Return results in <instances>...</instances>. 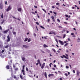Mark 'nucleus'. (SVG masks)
Here are the masks:
<instances>
[{
  "label": "nucleus",
  "mask_w": 80,
  "mask_h": 80,
  "mask_svg": "<svg viewBox=\"0 0 80 80\" xmlns=\"http://www.w3.org/2000/svg\"><path fill=\"white\" fill-rule=\"evenodd\" d=\"M59 79H60V80H62V78H60Z\"/></svg>",
  "instance_id": "obj_62"
},
{
  "label": "nucleus",
  "mask_w": 80,
  "mask_h": 80,
  "mask_svg": "<svg viewBox=\"0 0 80 80\" xmlns=\"http://www.w3.org/2000/svg\"><path fill=\"white\" fill-rule=\"evenodd\" d=\"M32 14H34V15H35V13L34 12H32Z\"/></svg>",
  "instance_id": "obj_35"
},
{
  "label": "nucleus",
  "mask_w": 80,
  "mask_h": 80,
  "mask_svg": "<svg viewBox=\"0 0 80 80\" xmlns=\"http://www.w3.org/2000/svg\"><path fill=\"white\" fill-rule=\"evenodd\" d=\"M12 9V8L10 5H9L8 8H7L6 11L7 12H8V11H10Z\"/></svg>",
  "instance_id": "obj_2"
},
{
  "label": "nucleus",
  "mask_w": 80,
  "mask_h": 80,
  "mask_svg": "<svg viewBox=\"0 0 80 80\" xmlns=\"http://www.w3.org/2000/svg\"><path fill=\"white\" fill-rule=\"evenodd\" d=\"M30 41H31V40L30 39V38H29V39L28 40V42H30Z\"/></svg>",
  "instance_id": "obj_26"
},
{
  "label": "nucleus",
  "mask_w": 80,
  "mask_h": 80,
  "mask_svg": "<svg viewBox=\"0 0 80 80\" xmlns=\"http://www.w3.org/2000/svg\"><path fill=\"white\" fill-rule=\"evenodd\" d=\"M59 42L62 45H63V44H64L63 42L62 41L60 40H59Z\"/></svg>",
  "instance_id": "obj_4"
},
{
  "label": "nucleus",
  "mask_w": 80,
  "mask_h": 80,
  "mask_svg": "<svg viewBox=\"0 0 80 80\" xmlns=\"http://www.w3.org/2000/svg\"><path fill=\"white\" fill-rule=\"evenodd\" d=\"M18 12H21L22 11V9L20 8H19L18 9Z\"/></svg>",
  "instance_id": "obj_11"
},
{
  "label": "nucleus",
  "mask_w": 80,
  "mask_h": 80,
  "mask_svg": "<svg viewBox=\"0 0 80 80\" xmlns=\"http://www.w3.org/2000/svg\"><path fill=\"white\" fill-rule=\"evenodd\" d=\"M57 21H58V22H60V20L58 19L57 20Z\"/></svg>",
  "instance_id": "obj_49"
},
{
  "label": "nucleus",
  "mask_w": 80,
  "mask_h": 80,
  "mask_svg": "<svg viewBox=\"0 0 80 80\" xmlns=\"http://www.w3.org/2000/svg\"><path fill=\"white\" fill-rule=\"evenodd\" d=\"M38 63H39V62H40V60L38 59Z\"/></svg>",
  "instance_id": "obj_42"
},
{
  "label": "nucleus",
  "mask_w": 80,
  "mask_h": 80,
  "mask_svg": "<svg viewBox=\"0 0 80 80\" xmlns=\"http://www.w3.org/2000/svg\"><path fill=\"white\" fill-rule=\"evenodd\" d=\"M63 57H64L65 58H66V59H68V57H66L65 55H62Z\"/></svg>",
  "instance_id": "obj_12"
},
{
  "label": "nucleus",
  "mask_w": 80,
  "mask_h": 80,
  "mask_svg": "<svg viewBox=\"0 0 80 80\" xmlns=\"http://www.w3.org/2000/svg\"><path fill=\"white\" fill-rule=\"evenodd\" d=\"M8 47H9L8 45H7L5 47V48H8Z\"/></svg>",
  "instance_id": "obj_23"
},
{
  "label": "nucleus",
  "mask_w": 80,
  "mask_h": 80,
  "mask_svg": "<svg viewBox=\"0 0 80 80\" xmlns=\"http://www.w3.org/2000/svg\"><path fill=\"white\" fill-rule=\"evenodd\" d=\"M21 58H22V61H24L25 60V57H21Z\"/></svg>",
  "instance_id": "obj_8"
},
{
  "label": "nucleus",
  "mask_w": 80,
  "mask_h": 80,
  "mask_svg": "<svg viewBox=\"0 0 80 80\" xmlns=\"http://www.w3.org/2000/svg\"><path fill=\"white\" fill-rule=\"evenodd\" d=\"M36 23L37 25H39V23L38 22H36Z\"/></svg>",
  "instance_id": "obj_38"
},
{
  "label": "nucleus",
  "mask_w": 80,
  "mask_h": 80,
  "mask_svg": "<svg viewBox=\"0 0 80 80\" xmlns=\"http://www.w3.org/2000/svg\"><path fill=\"white\" fill-rule=\"evenodd\" d=\"M28 40V38H26L24 40V42H27Z\"/></svg>",
  "instance_id": "obj_19"
},
{
  "label": "nucleus",
  "mask_w": 80,
  "mask_h": 80,
  "mask_svg": "<svg viewBox=\"0 0 80 80\" xmlns=\"http://www.w3.org/2000/svg\"><path fill=\"white\" fill-rule=\"evenodd\" d=\"M49 77H54V74H50L48 75Z\"/></svg>",
  "instance_id": "obj_6"
},
{
  "label": "nucleus",
  "mask_w": 80,
  "mask_h": 80,
  "mask_svg": "<svg viewBox=\"0 0 80 80\" xmlns=\"http://www.w3.org/2000/svg\"><path fill=\"white\" fill-rule=\"evenodd\" d=\"M44 61H45V62L47 61V59H44Z\"/></svg>",
  "instance_id": "obj_57"
},
{
  "label": "nucleus",
  "mask_w": 80,
  "mask_h": 80,
  "mask_svg": "<svg viewBox=\"0 0 80 80\" xmlns=\"http://www.w3.org/2000/svg\"><path fill=\"white\" fill-rule=\"evenodd\" d=\"M77 42H78V43H80V38H78Z\"/></svg>",
  "instance_id": "obj_7"
},
{
  "label": "nucleus",
  "mask_w": 80,
  "mask_h": 80,
  "mask_svg": "<svg viewBox=\"0 0 80 80\" xmlns=\"http://www.w3.org/2000/svg\"><path fill=\"white\" fill-rule=\"evenodd\" d=\"M71 35H75V34L74 33H71Z\"/></svg>",
  "instance_id": "obj_40"
},
{
  "label": "nucleus",
  "mask_w": 80,
  "mask_h": 80,
  "mask_svg": "<svg viewBox=\"0 0 80 80\" xmlns=\"http://www.w3.org/2000/svg\"><path fill=\"white\" fill-rule=\"evenodd\" d=\"M40 27L41 28H43V29H45V28L43 27V26H40Z\"/></svg>",
  "instance_id": "obj_25"
},
{
  "label": "nucleus",
  "mask_w": 80,
  "mask_h": 80,
  "mask_svg": "<svg viewBox=\"0 0 80 80\" xmlns=\"http://www.w3.org/2000/svg\"><path fill=\"white\" fill-rule=\"evenodd\" d=\"M41 52H42V53H45V52L42 50H41Z\"/></svg>",
  "instance_id": "obj_33"
},
{
  "label": "nucleus",
  "mask_w": 80,
  "mask_h": 80,
  "mask_svg": "<svg viewBox=\"0 0 80 80\" xmlns=\"http://www.w3.org/2000/svg\"><path fill=\"white\" fill-rule=\"evenodd\" d=\"M0 30H2V28L1 26H0Z\"/></svg>",
  "instance_id": "obj_41"
},
{
  "label": "nucleus",
  "mask_w": 80,
  "mask_h": 80,
  "mask_svg": "<svg viewBox=\"0 0 80 80\" xmlns=\"http://www.w3.org/2000/svg\"><path fill=\"white\" fill-rule=\"evenodd\" d=\"M66 76H68V74H67V73H65L64 74Z\"/></svg>",
  "instance_id": "obj_34"
},
{
  "label": "nucleus",
  "mask_w": 80,
  "mask_h": 80,
  "mask_svg": "<svg viewBox=\"0 0 80 80\" xmlns=\"http://www.w3.org/2000/svg\"><path fill=\"white\" fill-rule=\"evenodd\" d=\"M65 55H66V56L67 57H68V54H65Z\"/></svg>",
  "instance_id": "obj_51"
},
{
  "label": "nucleus",
  "mask_w": 80,
  "mask_h": 80,
  "mask_svg": "<svg viewBox=\"0 0 80 80\" xmlns=\"http://www.w3.org/2000/svg\"><path fill=\"white\" fill-rule=\"evenodd\" d=\"M50 19H48V22H50Z\"/></svg>",
  "instance_id": "obj_46"
},
{
  "label": "nucleus",
  "mask_w": 80,
  "mask_h": 80,
  "mask_svg": "<svg viewBox=\"0 0 80 80\" xmlns=\"http://www.w3.org/2000/svg\"><path fill=\"white\" fill-rule=\"evenodd\" d=\"M68 41H70V39L69 38H68Z\"/></svg>",
  "instance_id": "obj_53"
},
{
  "label": "nucleus",
  "mask_w": 80,
  "mask_h": 80,
  "mask_svg": "<svg viewBox=\"0 0 80 80\" xmlns=\"http://www.w3.org/2000/svg\"><path fill=\"white\" fill-rule=\"evenodd\" d=\"M14 78H16V76H15V75L14 76Z\"/></svg>",
  "instance_id": "obj_52"
},
{
  "label": "nucleus",
  "mask_w": 80,
  "mask_h": 80,
  "mask_svg": "<svg viewBox=\"0 0 80 80\" xmlns=\"http://www.w3.org/2000/svg\"><path fill=\"white\" fill-rule=\"evenodd\" d=\"M46 51L48 52V53H50V51L48 49H47Z\"/></svg>",
  "instance_id": "obj_24"
},
{
  "label": "nucleus",
  "mask_w": 80,
  "mask_h": 80,
  "mask_svg": "<svg viewBox=\"0 0 80 80\" xmlns=\"http://www.w3.org/2000/svg\"><path fill=\"white\" fill-rule=\"evenodd\" d=\"M44 76L46 78H47V72H45V73H44Z\"/></svg>",
  "instance_id": "obj_10"
},
{
  "label": "nucleus",
  "mask_w": 80,
  "mask_h": 80,
  "mask_svg": "<svg viewBox=\"0 0 80 80\" xmlns=\"http://www.w3.org/2000/svg\"><path fill=\"white\" fill-rule=\"evenodd\" d=\"M75 22H76V25H78V23L76 21H75Z\"/></svg>",
  "instance_id": "obj_54"
},
{
  "label": "nucleus",
  "mask_w": 80,
  "mask_h": 80,
  "mask_svg": "<svg viewBox=\"0 0 80 80\" xmlns=\"http://www.w3.org/2000/svg\"><path fill=\"white\" fill-rule=\"evenodd\" d=\"M23 47H24V48H28V46H27V45H23Z\"/></svg>",
  "instance_id": "obj_15"
},
{
  "label": "nucleus",
  "mask_w": 80,
  "mask_h": 80,
  "mask_svg": "<svg viewBox=\"0 0 80 80\" xmlns=\"http://www.w3.org/2000/svg\"><path fill=\"white\" fill-rule=\"evenodd\" d=\"M56 5H59V3L57 2V3H56Z\"/></svg>",
  "instance_id": "obj_44"
},
{
  "label": "nucleus",
  "mask_w": 80,
  "mask_h": 80,
  "mask_svg": "<svg viewBox=\"0 0 80 80\" xmlns=\"http://www.w3.org/2000/svg\"><path fill=\"white\" fill-rule=\"evenodd\" d=\"M9 31V29H8V30L3 31V33H7Z\"/></svg>",
  "instance_id": "obj_5"
},
{
  "label": "nucleus",
  "mask_w": 80,
  "mask_h": 80,
  "mask_svg": "<svg viewBox=\"0 0 80 80\" xmlns=\"http://www.w3.org/2000/svg\"><path fill=\"white\" fill-rule=\"evenodd\" d=\"M5 52V50H2V53H3V52Z\"/></svg>",
  "instance_id": "obj_37"
},
{
  "label": "nucleus",
  "mask_w": 80,
  "mask_h": 80,
  "mask_svg": "<svg viewBox=\"0 0 80 80\" xmlns=\"http://www.w3.org/2000/svg\"><path fill=\"white\" fill-rule=\"evenodd\" d=\"M45 66H41V68L42 69H43V68H44V67Z\"/></svg>",
  "instance_id": "obj_27"
},
{
  "label": "nucleus",
  "mask_w": 80,
  "mask_h": 80,
  "mask_svg": "<svg viewBox=\"0 0 80 80\" xmlns=\"http://www.w3.org/2000/svg\"><path fill=\"white\" fill-rule=\"evenodd\" d=\"M13 68H15V64H13Z\"/></svg>",
  "instance_id": "obj_48"
},
{
  "label": "nucleus",
  "mask_w": 80,
  "mask_h": 80,
  "mask_svg": "<svg viewBox=\"0 0 80 80\" xmlns=\"http://www.w3.org/2000/svg\"><path fill=\"white\" fill-rule=\"evenodd\" d=\"M77 76H79V72L78 71L77 72Z\"/></svg>",
  "instance_id": "obj_17"
},
{
  "label": "nucleus",
  "mask_w": 80,
  "mask_h": 80,
  "mask_svg": "<svg viewBox=\"0 0 80 80\" xmlns=\"http://www.w3.org/2000/svg\"><path fill=\"white\" fill-rule=\"evenodd\" d=\"M26 70L27 71V72L28 71V68H27V67L26 68Z\"/></svg>",
  "instance_id": "obj_29"
},
{
  "label": "nucleus",
  "mask_w": 80,
  "mask_h": 80,
  "mask_svg": "<svg viewBox=\"0 0 80 80\" xmlns=\"http://www.w3.org/2000/svg\"><path fill=\"white\" fill-rule=\"evenodd\" d=\"M3 18V14H2L1 15V18Z\"/></svg>",
  "instance_id": "obj_36"
},
{
  "label": "nucleus",
  "mask_w": 80,
  "mask_h": 80,
  "mask_svg": "<svg viewBox=\"0 0 80 80\" xmlns=\"http://www.w3.org/2000/svg\"><path fill=\"white\" fill-rule=\"evenodd\" d=\"M56 67H57V66L55 65H54V67H55V68H56Z\"/></svg>",
  "instance_id": "obj_56"
},
{
  "label": "nucleus",
  "mask_w": 80,
  "mask_h": 80,
  "mask_svg": "<svg viewBox=\"0 0 80 80\" xmlns=\"http://www.w3.org/2000/svg\"><path fill=\"white\" fill-rule=\"evenodd\" d=\"M45 63H43L42 64V66H44L45 67Z\"/></svg>",
  "instance_id": "obj_30"
},
{
  "label": "nucleus",
  "mask_w": 80,
  "mask_h": 80,
  "mask_svg": "<svg viewBox=\"0 0 80 80\" xmlns=\"http://www.w3.org/2000/svg\"><path fill=\"white\" fill-rule=\"evenodd\" d=\"M10 67L11 68H10V70H9L10 72H11V75L12 74H13V70H12V68L11 67V66H7L6 67V68H7V69H9L10 68Z\"/></svg>",
  "instance_id": "obj_1"
},
{
  "label": "nucleus",
  "mask_w": 80,
  "mask_h": 80,
  "mask_svg": "<svg viewBox=\"0 0 80 80\" xmlns=\"http://www.w3.org/2000/svg\"><path fill=\"white\" fill-rule=\"evenodd\" d=\"M65 36H66L65 34H64V35H63V38H65Z\"/></svg>",
  "instance_id": "obj_32"
},
{
  "label": "nucleus",
  "mask_w": 80,
  "mask_h": 80,
  "mask_svg": "<svg viewBox=\"0 0 80 80\" xmlns=\"http://www.w3.org/2000/svg\"><path fill=\"white\" fill-rule=\"evenodd\" d=\"M42 9V10H43V11H44V12H45V13H46V10H45V9Z\"/></svg>",
  "instance_id": "obj_20"
},
{
  "label": "nucleus",
  "mask_w": 80,
  "mask_h": 80,
  "mask_svg": "<svg viewBox=\"0 0 80 80\" xmlns=\"http://www.w3.org/2000/svg\"><path fill=\"white\" fill-rule=\"evenodd\" d=\"M43 47L44 48H47V47H48V46L46 45V44H44Z\"/></svg>",
  "instance_id": "obj_13"
},
{
  "label": "nucleus",
  "mask_w": 80,
  "mask_h": 80,
  "mask_svg": "<svg viewBox=\"0 0 80 80\" xmlns=\"http://www.w3.org/2000/svg\"><path fill=\"white\" fill-rule=\"evenodd\" d=\"M54 35H57V33L54 32Z\"/></svg>",
  "instance_id": "obj_59"
},
{
  "label": "nucleus",
  "mask_w": 80,
  "mask_h": 80,
  "mask_svg": "<svg viewBox=\"0 0 80 80\" xmlns=\"http://www.w3.org/2000/svg\"><path fill=\"white\" fill-rule=\"evenodd\" d=\"M34 8H37V6H34Z\"/></svg>",
  "instance_id": "obj_55"
},
{
  "label": "nucleus",
  "mask_w": 80,
  "mask_h": 80,
  "mask_svg": "<svg viewBox=\"0 0 80 80\" xmlns=\"http://www.w3.org/2000/svg\"><path fill=\"white\" fill-rule=\"evenodd\" d=\"M22 72H24V70H22Z\"/></svg>",
  "instance_id": "obj_61"
},
{
  "label": "nucleus",
  "mask_w": 80,
  "mask_h": 80,
  "mask_svg": "<svg viewBox=\"0 0 80 80\" xmlns=\"http://www.w3.org/2000/svg\"><path fill=\"white\" fill-rule=\"evenodd\" d=\"M58 28H62V26H58Z\"/></svg>",
  "instance_id": "obj_39"
},
{
  "label": "nucleus",
  "mask_w": 80,
  "mask_h": 80,
  "mask_svg": "<svg viewBox=\"0 0 80 80\" xmlns=\"http://www.w3.org/2000/svg\"><path fill=\"white\" fill-rule=\"evenodd\" d=\"M72 72H73V73H75V71L74 70H73L72 71Z\"/></svg>",
  "instance_id": "obj_43"
},
{
  "label": "nucleus",
  "mask_w": 80,
  "mask_h": 80,
  "mask_svg": "<svg viewBox=\"0 0 80 80\" xmlns=\"http://www.w3.org/2000/svg\"><path fill=\"white\" fill-rule=\"evenodd\" d=\"M8 54H9V55H10V54H11V53H10V52L9 51L8 52Z\"/></svg>",
  "instance_id": "obj_47"
},
{
  "label": "nucleus",
  "mask_w": 80,
  "mask_h": 80,
  "mask_svg": "<svg viewBox=\"0 0 80 80\" xmlns=\"http://www.w3.org/2000/svg\"><path fill=\"white\" fill-rule=\"evenodd\" d=\"M12 32L13 35H16V32H13V31H12Z\"/></svg>",
  "instance_id": "obj_16"
},
{
  "label": "nucleus",
  "mask_w": 80,
  "mask_h": 80,
  "mask_svg": "<svg viewBox=\"0 0 80 80\" xmlns=\"http://www.w3.org/2000/svg\"><path fill=\"white\" fill-rule=\"evenodd\" d=\"M34 36L36 37V34H35V33H34Z\"/></svg>",
  "instance_id": "obj_64"
},
{
  "label": "nucleus",
  "mask_w": 80,
  "mask_h": 80,
  "mask_svg": "<svg viewBox=\"0 0 80 80\" xmlns=\"http://www.w3.org/2000/svg\"><path fill=\"white\" fill-rule=\"evenodd\" d=\"M68 45V43H66L64 45V47H66V46H67Z\"/></svg>",
  "instance_id": "obj_18"
},
{
  "label": "nucleus",
  "mask_w": 80,
  "mask_h": 80,
  "mask_svg": "<svg viewBox=\"0 0 80 80\" xmlns=\"http://www.w3.org/2000/svg\"><path fill=\"white\" fill-rule=\"evenodd\" d=\"M7 39H6L7 42H8L10 41V38L9 37V35H8L7 37Z\"/></svg>",
  "instance_id": "obj_3"
},
{
  "label": "nucleus",
  "mask_w": 80,
  "mask_h": 80,
  "mask_svg": "<svg viewBox=\"0 0 80 80\" xmlns=\"http://www.w3.org/2000/svg\"><path fill=\"white\" fill-rule=\"evenodd\" d=\"M52 8H55V7L52 6Z\"/></svg>",
  "instance_id": "obj_60"
},
{
  "label": "nucleus",
  "mask_w": 80,
  "mask_h": 80,
  "mask_svg": "<svg viewBox=\"0 0 80 80\" xmlns=\"http://www.w3.org/2000/svg\"><path fill=\"white\" fill-rule=\"evenodd\" d=\"M52 69L53 70H55V68H52Z\"/></svg>",
  "instance_id": "obj_63"
},
{
  "label": "nucleus",
  "mask_w": 80,
  "mask_h": 80,
  "mask_svg": "<svg viewBox=\"0 0 80 80\" xmlns=\"http://www.w3.org/2000/svg\"><path fill=\"white\" fill-rule=\"evenodd\" d=\"M25 67V65H24L23 66H22V69H23V70H24Z\"/></svg>",
  "instance_id": "obj_22"
},
{
  "label": "nucleus",
  "mask_w": 80,
  "mask_h": 80,
  "mask_svg": "<svg viewBox=\"0 0 80 80\" xmlns=\"http://www.w3.org/2000/svg\"><path fill=\"white\" fill-rule=\"evenodd\" d=\"M66 68L68 69V68H69V67L68 66H66Z\"/></svg>",
  "instance_id": "obj_31"
},
{
  "label": "nucleus",
  "mask_w": 80,
  "mask_h": 80,
  "mask_svg": "<svg viewBox=\"0 0 80 80\" xmlns=\"http://www.w3.org/2000/svg\"><path fill=\"white\" fill-rule=\"evenodd\" d=\"M20 77L21 79H23V77H22V76L21 75H20Z\"/></svg>",
  "instance_id": "obj_21"
},
{
  "label": "nucleus",
  "mask_w": 80,
  "mask_h": 80,
  "mask_svg": "<svg viewBox=\"0 0 80 80\" xmlns=\"http://www.w3.org/2000/svg\"><path fill=\"white\" fill-rule=\"evenodd\" d=\"M51 65H52V63H51L50 64H49V65L50 67H52V66H51Z\"/></svg>",
  "instance_id": "obj_28"
},
{
  "label": "nucleus",
  "mask_w": 80,
  "mask_h": 80,
  "mask_svg": "<svg viewBox=\"0 0 80 80\" xmlns=\"http://www.w3.org/2000/svg\"><path fill=\"white\" fill-rule=\"evenodd\" d=\"M65 16H66V17H67V18L68 17V15H65Z\"/></svg>",
  "instance_id": "obj_45"
},
{
  "label": "nucleus",
  "mask_w": 80,
  "mask_h": 80,
  "mask_svg": "<svg viewBox=\"0 0 80 80\" xmlns=\"http://www.w3.org/2000/svg\"><path fill=\"white\" fill-rule=\"evenodd\" d=\"M53 13L54 14H55L54 17H56V16H57V13H56L54 11L53 12Z\"/></svg>",
  "instance_id": "obj_14"
},
{
  "label": "nucleus",
  "mask_w": 80,
  "mask_h": 80,
  "mask_svg": "<svg viewBox=\"0 0 80 80\" xmlns=\"http://www.w3.org/2000/svg\"><path fill=\"white\" fill-rule=\"evenodd\" d=\"M52 50H53V52H55L56 51L55 50V49H52Z\"/></svg>",
  "instance_id": "obj_50"
},
{
  "label": "nucleus",
  "mask_w": 80,
  "mask_h": 80,
  "mask_svg": "<svg viewBox=\"0 0 80 80\" xmlns=\"http://www.w3.org/2000/svg\"><path fill=\"white\" fill-rule=\"evenodd\" d=\"M15 70H18V68H15Z\"/></svg>",
  "instance_id": "obj_58"
},
{
  "label": "nucleus",
  "mask_w": 80,
  "mask_h": 80,
  "mask_svg": "<svg viewBox=\"0 0 80 80\" xmlns=\"http://www.w3.org/2000/svg\"><path fill=\"white\" fill-rule=\"evenodd\" d=\"M51 18L52 19L53 22H55V19H54V17L53 16H51Z\"/></svg>",
  "instance_id": "obj_9"
}]
</instances>
